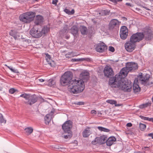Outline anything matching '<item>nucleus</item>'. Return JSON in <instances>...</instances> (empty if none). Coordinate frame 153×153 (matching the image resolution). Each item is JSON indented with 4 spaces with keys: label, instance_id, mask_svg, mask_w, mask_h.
<instances>
[{
    "label": "nucleus",
    "instance_id": "nucleus-1",
    "mask_svg": "<svg viewBox=\"0 0 153 153\" xmlns=\"http://www.w3.org/2000/svg\"><path fill=\"white\" fill-rule=\"evenodd\" d=\"M137 68V63L132 62L127 63L126 67L123 68L114 77L109 79V85L112 88H119L124 91H131L132 84L130 81H126L124 78L129 71H134Z\"/></svg>",
    "mask_w": 153,
    "mask_h": 153
},
{
    "label": "nucleus",
    "instance_id": "nucleus-2",
    "mask_svg": "<svg viewBox=\"0 0 153 153\" xmlns=\"http://www.w3.org/2000/svg\"><path fill=\"white\" fill-rule=\"evenodd\" d=\"M84 88V81L78 78L71 80L68 86L69 91L73 94L80 93L83 91Z\"/></svg>",
    "mask_w": 153,
    "mask_h": 153
},
{
    "label": "nucleus",
    "instance_id": "nucleus-3",
    "mask_svg": "<svg viewBox=\"0 0 153 153\" xmlns=\"http://www.w3.org/2000/svg\"><path fill=\"white\" fill-rule=\"evenodd\" d=\"M35 16V12H28L20 15L19 17L20 20L24 23H28L33 20Z\"/></svg>",
    "mask_w": 153,
    "mask_h": 153
},
{
    "label": "nucleus",
    "instance_id": "nucleus-4",
    "mask_svg": "<svg viewBox=\"0 0 153 153\" xmlns=\"http://www.w3.org/2000/svg\"><path fill=\"white\" fill-rule=\"evenodd\" d=\"M73 75L72 73L70 71H67L65 72L62 75L60 79L61 84L65 86L69 84L71 81Z\"/></svg>",
    "mask_w": 153,
    "mask_h": 153
},
{
    "label": "nucleus",
    "instance_id": "nucleus-5",
    "mask_svg": "<svg viewBox=\"0 0 153 153\" xmlns=\"http://www.w3.org/2000/svg\"><path fill=\"white\" fill-rule=\"evenodd\" d=\"M20 97H23L28 100L27 101H25L24 103L26 105H30L35 103L38 100L36 96L35 95H31L30 94L25 93L21 94Z\"/></svg>",
    "mask_w": 153,
    "mask_h": 153
},
{
    "label": "nucleus",
    "instance_id": "nucleus-6",
    "mask_svg": "<svg viewBox=\"0 0 153 153\" xmlns=\"http://www.w3.org/2000/svg\"><path fill=\"white\" fill-rule=\"evenodd\" d=\"M150 77V75L148 74H143L142 73H140L138 76V78L140 81L141 83L147 86L149 85V84L148 82Z\"/></svg>",
    "mask_w": 153,
    "mask_h": 153
},
{
    "label": "nucleus",
    "instance_id": "nucleus-7",
    "mask_svg": "<svg viewBox=\"0 0 153 153\" xmlns=\"http://www.w3.org/2000/svg\"><path fill=\"white\" fill-rule=\"evenodd\" d=\"M143 39L146 40H150L153 38V34L151 30L148 28H144L143 30Z\"/></svg>",
    "mask_w": 153,
    "mask_h": 153
},
{
    "label": "nucleus",
    "instance_id": "nucleus-8",
    "mask_svg": "<svg viewBox=\"0 0 153 153\" xmlns=\"http://www.w3.org/2000/svg\"><path fill=\"white\" fill-rule=\"evenodd\" d=\"M143 39V33L137 32L133 34L131 36L130 40L135 43L136 42H139Z\"/></svg>",
    "mask_w": 153,
    "mask_h": 153
},
{
    "label": "nucleus",
    "instance_id": "nucleus-9",
    "mask_svg": "<svg viewBox=\"0 0 153 153\" xmlns=\"http://www.w3.org/2000/svg\"><path fill=\"white\" fill-rule=\"evenodd\" d=\"M30 33L33 37L35 38H38L42 36L40 29L35 27L31 29Z\"/></svg>",
    "mask_w": 153,
    "mask_h": 153
},
{
    "label": "nucleus",
    "instance_id": "nucleus-10",
    "mask_svg": "<svg viewBox=\"0 0 153 153\" xmlns=\"http://www.w3.org/2000/svg\"><path fill=\"white\" fill-rule=\"evenodd\" d=\"M72 127V123L70 120L67 121L62 125V129L65 133L72 132L71 129Z\"/></svg>",
    "mask_w": 153,
    "mask_h": 153
},
{
    "label": "nucleus",
    "instance_id": "nucleus-11",
    "mask_svg": "<svg viewBox=\"0 0 153 153\" xmlns=\"http://www.w3.org/2000/svg\"><path fill=\"white\" fill-rule=\"evenodd\" d=\"M135 43L131 40L125 43V47L126 49L128 52H131L133 51L135 48Z\"/></svg>",
    "mask_w": 153,
    "mask_h": 153
},
{
    "label": "nucleus",
    "instance_id": "nucleus-12",
    "mask_svg": "<svg viewBox=\"0 0 153 153\" xmlns=\"http://www.w3.org/2000/svg\"><path fill=\"white\" fill-rule=\"evenodd\" d=\"M104 73L105 76L109 77L114 74L112 69L110 66H106L104 70Z\"/></svg>",
    "mask_w": 153,
    "mask_h": 153
},
{
    "label": "nucleus",
    "instance_id": "nucleus-13",
    "mask_svg": "<svg viewBox=\"0 0 153 153\" xmlns=\"http://www.w3.org/2000/svg\"><path fill=\"white\" fill-rule=\"evenodd\" d=\"M107 49V46L103 43L102 42L98 44L95 48L97 51L99 52H103Z\"/></svg>",
    "mask_w": 153,
    "mask_h": 153
},
{
    "label": "nucleus",
    "instance_id": "nucleus-14",
    "mask_svg": "<svg viewBox=\"0 0 153 153\" xmlns=\"http://www.w3.org/2000/svg\"><path fill=\"white\" fill-rule=\"evenodd\" d=\"M120 22L116 19H112L109 23V29H113L117 27L119 24Z\"/></svg>",
    "mask_w": 153,
    "mask_h": 153
},
{
    "label": "nucleus",
    "instance_id": "nucleus-15",
    "mask_svg": "<svg viewBox=\"0 0 153 153\" xmlns=\"http://www.w3.org/2000/svg\"><path fill=\"white\" fill-rule=\"evenodd\" d=\"M138 80L135 79L134 82L133 88L134 92L135 93L139 92L140 90V88L138 84Z\"/></svg>",
    "mask_w": 153,
    "mask_h": 153
},
{
    "label": "nucleus",
    "instance_id": "nucleus-16",
    "mask_svg": "<svg viewBox=\"0 0 153 153\" xmlns=\"http://www.w3.org/2000/svg\"><path fill=\"white\" fill-rule=\"evenodd\" d=\"M46 59L48 64L51 67H53L55 65V63L51 59V57L48 54H46Z\"/></svg>",
    "mask_w": 153,
    "mask_h": 153
},
{
    "label": "nucleus",
    "instance_id": "nucleus-17",
    "mask_svg": "<svg viewBox=\"0 0 153 153\" xmlns=\"http://www.w3.org/2000/svg\"><path fill=\"white\" fill-rule=\"evenodd\" d=\"M43 22V18L40 16L37 15L36 16L35 21V23L36 25L41 24Z\"/></svg>",
    "mask_w": 153,
    "mask_h": 153
},
{
    "label": "nucleus",
    "instance_id": "nucleus-18",
    "mask_svg": "<svg viewBox=\"0 0 153 153\" xmlns=\"http://www.w3.org/2000/svg\"><path fill=\"white\" fill-rule=\"evenodd\" d=\"M116 140V138L114 137H111L107 139L106 144L108 146H110L114 143Z\"/></svg>",
    "mask_w": 153,
    "mask_h": 153
},
{
    "label": "nucleus",
    "instance_id": "nucleus-19",
    "mask_svg": "<svg viewBox=\"0 0 153 153\" xmlns=\"http://www.w3.org/2000/svg\"><path fill=\"white\" fill-rule=\"evenodd\" d=\"M98 137L99 140V144H103L106 143L107 137L106 136L103 135Z\"/></svg>",
    "mask_w": 153,
    "mask_h": 153
},
{
    "label": "nucleus",
    "instance_id": "nucleus-20",
    "mask_svg": "<svg viewBox=\"0 0 153 153\" xmlns=\"http://www.w3.org/2000/svg\"><path fill=\"white\" fill-rule=\"evenodd\" d=\"M89 127L86 128L82 132V136L84 138L88 137L91 134Z\"/></svg>",
    "mask_w": 153,
    "mask_h": 153
},
{
    "label": "nucleus",
    "instance_id": "nucleus-21",
    "mask_svg": "<svg viewBox=\"0 0 153 153\" xmlns=\"http://www.w3.org/2000/svg\"><path fill=\"white\" fill-rule=\"evenodd\" d=\"M80 76L82 77V79L87 81L89 79V73L85 71L82 72L80 74Z\"/></svg>",
    "mask_w": 153,
    "mask_h": 153
},
{
    "label": "nucleus",
    "instance_id": "nucleus-22",
    "mask_svg": "<svg viewBox=\"0 0 153 153\" xmlns=\"http://www.w3.org/2000/svg\"><path fill=\"white\" fill-rule=\"evenodd\" d=\"M71 33L75 36L77 34L78 30L77 27L75 25H74L71 29Z\"/></svg>",
    "mask_w": 153,
    "mask_h": 153
},
{
    "label": "nucleus",
    "instance_id": "nucleus-23",
    "mask_svg": "<svg viewBox=\"0 0 153 153\" xmlns=\"http://www.w3.org/2000/svg\"><path fill=\"white\" fill-rule=\"evenodd\" d=\"M10 35L13 37L15 39H16L19 36V33L17 31L14 30H11L9 32Z\"/></svg>",
    "mask_w": 153,
    "mask_h": 153
},
{
    "label": "nucleus",
    "instance_id": "nucleus-24",
    "mask_svg": "<svg viewBox=\"0 0 153 153\" xmlns=\"http://www.w3.org/2000/svg\"><path fill=\"white\" fill-rule=\"evenodd\" d=\"M120 36L122 39H126L128 36V30H126V31H121V32H120Z\"/></svg>",
    "mask_w": 153,
    "mask_h": 153
},
{
    "label": "nucleus",
    "instance_id": "nucleus-25",
    "mask_svg": "<svg viewBox=\"0 0 153 153\" xmlns=\"http://www.w3.org/2000/svg\"><path fill=\"white\" fill-rule=\"evenodd\" d=\"M25 134L28 135L31 134L33 131V128L31 127H28L24 129Z\"/></svg>",
    "mask_w": 153,
    "mask_h": 153
},
{
    "label": "nucleus",
    "instance_id": "nucleus-26",
    "mask_svg": "<svg viewBox=\"0 0 153 153\" xmlns=\"http://www.w3.org/2000/svg\"><path fill=\"white\" fill-rule=\"evenodd\" d=\"M80 31L81 34L83 35H86L87 33V29L86 27L82 26L81 27Z\"/></svg>",
    "mask_w": 153,
    "mask_h": 153
},
{
    "label": "nucleus",
    "instance_id": "nucleus-27",
    "mask_svg": "<svg viewBox=\"0 0 153 153\" xmlns=\"http://www.w3.org/2000/svg\"><path fill=\"white\" fill-rule=\"evenodd\" d=\"M41 31V33H42V35L43 34H45L48 33L49 30V28L47 27H44L42 29H40Z\"/></svg>",
    "mask_w": 153,
    "mask_h": 153
},
{
    "label": "nucleus",
    "instance_id": "nucleus-28",
    "mask_svg": "<svg viewBox=\"0 0 153 153\" xmlns=\"http://www.w3.org/2000/svg\"><path fill=\"white\" fill-rule=\"evenodd\" d=\"M52 118L49 114H47L45 117V123L46 124H48L51 122V120Z\"/></svg>",
    "mask_w": 153,
    "mask_h": 153
},
{
    "label": "nucleus",
    "instance_id": "nucleus-29",
    "mask_svg": "<svg viewBox=\"0 0 153 153\" xmlns=\"http://www.w3.org/2000/svg\"><path fill=\"white\" fill-rule=\"evenodd\" d=\"M55 84V80L53 79H51L48 81V85L49 86H53Z\"/></svg>",
    "mask_w": 153,
    "mask_h": 153
},
{
    "label": "nucleus",
    "instance_id": "nucleus-30",
    "mask_svg": "<svg viewBox=\"0 0 153 153\" xmlns=\"http://www.w3.org/2000/svg\"><path fill=\"white\" fill-rule=\"evenodd\" d=\"M69 31L68 29V26L67 25H65L63 29L61 30V32L63 34H65L67 33Z\"/></svg>",
    "mask_w": 153,
    "mask_h": 153
},
{
    "label": "nucleus",
    "instance_id": "nucleus-31",
    "mask_svg": "<svg viewBox=\"0 0 153 153\" xmlns=\"http://www.w3.org/2000/svg\"><path fill=\"white\" fill-rule=\"evenodd\" d=\"M107 103H110L111 104H114L115 106H119V104L116 105L117 102L115 100H108L106 101Z\"/></svg>",
    "mask_w": 153,
    "mask_h": 153
},
{
    "label": "nucleus",
    "instance_id": "nucleus-32",
    "mask_svg": "<svg viewBox=\"0 0 153 153\" xmlns=\"http://www.w3.org/2000/svg\"><path fill=\"white\" fill-rule=\"evenodd\" d=\"M97 128L101 131H103L106 132H108L109 131V129L101 126H98Z\"/></svg>",
    "mask_w": 153,
    "mask_h": 153
},
{
    "label": "nucleus",
    "instance_id": "nucleus-33",
    "mask_svg": "<svg viewBox=\"0 0 153 153\" xmlns=\"http://www.w3.org/2000/svg\"><path fill=\"white\" fill-rule=\"evenodd\" d=\"M146 128V126L145 124L142 123L139 124V128L142 131H144Z\"/></svg>",
    "mask_w": 153,
    "mask_h": 153
},
{
    "label": "nucleus",
    "instance_id": "nucleus-34",
    "mask_svg": "<svg viewBox=\"0 0 153 153\" xmlns=\"http://www.w3.org/2000/svg\"><path fill=\"white\" fill-rule=\"evenodd\" d=\"M152 104L151 102H148L145 103V104H143L141 105L140 106V108H144L146 107L149 106H150Z\"/></svg>",
    "mask_w": 153,
    "mask_h": 153
},
{
    "label": "nucleus",
    "instance_id": "nucleus-35",
    "mask_svg": "<svg viewBox=\"0 0 153 153\" xmlns=\"http://www.w3.org/2000/svg\"><path fill=\"white\" fill-rule=\"evenodd\" d=\"M66 133H68V134L66 135H64V138L65 139L70 138L72 136V132H66Z\"/></svg>",
    "mask_w": 153,
    "mask_h": 153
},
{
    "label": "nucleus",
    "instance_id": "nucleus-36",
    "mask_svg": "<svg viewBox=\"0 0 153 153\" xmlns=\"http://www.w3.org/2000/svg\"><path fill=\"white\" fill-rule=\"evenodd\" d=\"M6 120L4 119L2 114L0 113V123H6Z\"/></svg>",
    "mask_w": 153,
    "mask_h": 153
},
{
    "label": "nucleus",
    "instance_id": "nucleus-37",
    "mask_svg": "<svg viewBox=\"0 0 153 153\" xmlns=\"http://www.w3.org/2000/svg\"><path fill=\"white\" fill-rule=\"evenodd\" d=\"M85 58H82L81 59H72V61L73 62H78V61H83L84 60H86Z\"/></svg>",
    "mask_w": 153,
    "mask_h": 153
},
{
    "label": "nucleus",
    "instance_id": "nucleus-38",
    "mask_svg": "<svg viewBox=\"0 0 153 153\" xmlns=\"http://www.w3.org/2000/svg\"><path fill=\"white\" fill-rule=\"evenodd\" d=\"M99 140L98 137H96L95 138V139L92 141L91 142L92 144L93 145H96L97 143H98Z\"/></svg>",
    "mask_w": 153,
    "mask_h": 153
},
{
    "label": "nucleus",
    "instance_id": "nucleus-39",
    "mask_svg": "<svg viewBox=\"0 0 153 153\" xmlns=\"http://www.w3.org/2000/svg\"><path fill=\"white\" fill-rule=\"evenodd\" d=\"M17 91V90L14 88H11L9 90V92L10 93L13 94L15 92Z\"/></svg>",
    "mask_w": 153,
    "mask_h": 153
},
{
    "label": "nucleus",
    "instance_id": "nucleus-40",
    "mask_svg": "<svg viewBox=\"0 0 153 153\" xmlns=\"http://www.w3.org/2000/svg\"><path fill=\"white\" fill-rule=\"evenodd\" d=\"M54 113V110H52V111H51V112L49 114H49L50 116V117H51L52 118Z\"/></svg>",
    "mask_w": 153,
    "mask_h": 153
},
{
    "label": "nucleus",
    "instance_id": "nucleus-41",
    "mask_svg": "<svg viewBox=\"0 0 153 153\" xmlns=\"http://www.w3.org/2000/svg\"><path fill=\"white\" fill-rule=\"evenodd\" d=\"M126 30H128L126 27L124 26H123L121 28L120 32H121L122 30L126 31Z\"/></svg>",
    "mask_w": 153,
    "mask_h": 153
},
{
    "label": "nucleus",
    "instance_id": "nucleus-42",
    "mask_svg": "<svg viewBox=\"0 0 153 153\" xmlns=\"http://www.w3.org/2000/svg\"><path fill=\"white\" fill-rule=\"evenodd\" d=\"M10 70L12 72H13L14 73H19V72L18 70L16 69H14L12 68L10 69Z\"/></svg>",
    "mask_w": 153,
    "mask_h": 153
},
{
    "label": "nucleus",
    "instance_id": "nucleus-43",
    "mask_svg": "<svg viewBox=\"0 0 153 153\" xmlns=\"http://www.w3.org/2000/svg\"><path fill=\"white\" fill-rule=\"evenodd\" d=\"M109 50L111 51L112 52H113L114 51V48L112 46H109Z\"/></svg>",
    "mask_w": 153,
    "mask_h": 153
},
{
    "label": "nucleus",
    "instance_id": "nucleus-44",
    "mask_svg": "<svg viewBox=\"0 0 153 153\" xmlns=\"http://www.w3.org/2000/svg\"><path fill=\"white\" fill-rule=\"evenodd\" d=\"M64 12L70 15V10L68 9H65L64 10Z\"/></svg>",
    "mask_w": 153,
    "mask_h": 153
},
{
    "label": "nucleus",
    "instance_id": "nucleus-45",
    "mask_svg": "<svg viewBox=\"0 0 153 153\" xmlns=\"http://www.w3.org/2000/svg\"><path fill=\"white\" fill-rule=\"evenodd\" d=\"M146 120H147L150 121H152L153 122V118H149L148 117H146Z\"/></svg>",
    "mask_w": 153,
    "mask_h": 153
},
{
    "label": "nucleus",
    "instance_id": "nucleus-46",
    "mask_svg": "<svg viewBox=\"0 0 153 153\" xmlns=\"http://www.w3.org/2000/svg\"><path fill=\"white\" fill-rule=\"evenodd\" d=\"M58 2V0H53L52 3V4L55 5H56L57 3Z\"/></svg>",
    "mask_w": 153,
    "mask_h": 153
},
{
    "label": "nucleus",
    "instance_id": "nucleus-47",
    "mask_svg": "<svg viewBox=\"0 0 153 153\" xmlns=\"http://www.w3.org/2000/svg\"><path fill=\"white\" fill-rule=\"evenodd\" d=\"M78 105H82L84 104V102H79L76 103Z\"/></svg>",
    "mask_w": 153,
    "mask_h": 153
},
{
    "label": "nucleus",
    "instance_id": "nucleus-48",
    "mask_svg": "<svg viewBox=\"0 0 153 153\" xmlns=\"http://www.w3.org/2000/svg\"><path fill=\"white\" fill-rule=\"evenodd\" d=\"M142 149L143 150H146L149 151V147L147 146H145L142 148Z\"/></svg>",
    "mask_w": 153,
    "mask_h": 153
},
{
    "label": "nucleus",
    "instance_id": "nucleus-49",
    "mask_svg": "<svg viewBox=\"0 0 153 153\" xmlns=\"http://www.w3.org/2000/svg\"><path fill=\"white\" fill-rule=\"evenodd\" d=\"M140 117L142 119L144 120H146V117L141 115L140 116Z\"/></svg>",
    "mask_w": 153,
    "mask_h": 153
},
{
    "label": "nucleus",
    "instance_id": "nucleus-50",
    "mask_svg": "<svg viewBox=\"0 0 153 153\" xmlns=\"http://www.w3.org/2000/svg\"><path fill=\"white\" fill-rule=\"evenodd\" d=\"M132 126V124L130 123H127L126 124L127 126L128 127H130L131 126Z\"/></svg>",
    "mask_w": 153,
    "mask_h": 153
},
{
    "label": "nucleus",
    "instance_id": "nucleus-51",
    "mask_svg": "<svg viewBox=\"0 0 153 153\" xmlns=\"http://www.w3.org/2000/svg\"><path fill=\"white\" fill-rule=\"evenodd\" d=\"M74 9H72L71 11H70V15H72L74 13Z\"/></svg>",
    "mask_w": 153,
    "mask_h": 153
},
{
    "label": "nucleus",
    "instance_id": "nucleus-52",
    "mask_svg": "<svg viewBox=\"0 0 153 153\" xmlns=\"http://www.w3.org/2000/svg\"><path fill=\"white\" fill-rule=\"evenodd\" d=\"M148 136L149 137H152V138L153 139V133L149 134Z\"/></svg>",
    "mask_w": 153,
    "mask_h": 153
},
{
    "label": "nucleus",
    "instance_id": "nucleus-53",
    "mask_svg": "<svg viewBox=\"0 0 153 153\" xmlns=\"http://www.w3.org/2000/svg\"><path fill=\"white\" fill-rule=\"evenodd\" d=\"M91 113L92 114H96L97 113L96 111L95 110H92Z\"/></svg>",
    "mask_w": 153,
    "mask_h": 153
},
{
    "label": "nucleus",
    "instance_id": "nucleus-54",
    "mask_svg": "<svg viewBox=\"0 0 153 153\" xmlns=\"http://www.w3.org/2000/svg\"><path fill=\"white\" fill-rule=\"evenodd\" d=\"M123 0H114L113 2L117 3L118 2L121 1Z\"/></svg>",
    "mask_w": 153,
    "mask_h": 153
},
{
    "label": "nucleus",
    "instance_id": "nucleus-55",
    "mask_svg": "<svg viewBox=\"0 0 153 153\" xmlns=\"http://www.w3.org/2000/svg\"><path fill=\"white\" fill-rule=\"evenodd\" d=\"M104 11L105 12V15L108 14L109 12L107 10H104Z\"/></svg>",
    "mask_w": 153,
    "mask_h": 153
},
{
    "label": "nucleus",
    "instance_id": "nucleus-56",
    "mask_svg": "<svg viewBox=\"0 0 153 153\" xmlns=\"http://www.w3.org/2000/svg\"><path fill=\"white\" fill-rule=\"evenodd\" d=\"M126 5L128 6H130V7H131V4L130 3H126Z\"/></svg>",
    "mask_w": 153,
    "mask_h": 153
},
{
    "label": "nucleus",
    "instance_id": "nucleus-57",
    "mask_svg": "<svg viewBox=\"0 0 153 153\" xmlns=\"http://www.w3.org/2000/svg\"><path fill=\"white\" fill-rule=\"evenodd\" d=\"M39 80L41 82H42L44 81V80L42 79H39Z\"/></svg>",
    "mask_w": 153,
    "mask_h": 153
},
{
    "label": "nucleus",
    "instance_id": "nucleus-58",
    "mask_svg": "<svg viewBox=\"0 0 153 153\" xmlns=\"http://www.w3.org/2000/svg\"><path fill=\"white\" fill-rule=\"evenodd\" d=\"M143 7L147 10H150L146 7L143 6Z\"/></svg>",
    "mask_w": 153,
    "mask_h": 153
},
{
    "label": "nucleus",
    "instance_id": "nucleus-59",
    "mask_svg": "<svg viewBox=\"0 0 153 153\" xmlns=\"http://www.w3.org/2000/svg\"><path fill=\"white\" fill-rule=\"evenodd\" d=\"M123 18L124 19V20L125 21H127V19L124 17H123Z\"/></svg>",
    "mask_w": 153,
    "mask_h": 153
},
{
    "label": "nucleus",
    "instance_id": "nucleus-60",
    "mask_svg": "<svg viewBox=\"0 0 153 153\" xmlns=\"http://www.w3.org/2000/svg\"><path fill=\"white\" fill-rule=\"evenodd\" d=\"M7 67L9 68L10 70V69L11 68H11L9 66H7Z\"/></svg>",
    "mask_w": 153,
    "mask_h": 153
},
{
    "label": "nucleus",
    "instance_id": "nucleus-61",
    "mask_svg": "<svg viewBox=\"0 0 153 153\" xmlns=\"http://www.w3.org/2000/svg\"><path fill=\"white\" fill-rule=\"evenodd\" d=\"M7 67L9 68L10 70V69L11 68H11L9 66H7Z\"/></svg>",
    "mask_w": 153,
    "mask_h": 153
},
{
    "label": "nucleus",
    "instance_id": "nucleus-62",
    "mask_svg": "<svg viewBox=\"0 0 153 153\" xmlns=\"http://www.w3.org/2000/svg\"><path fill=\"white\" fill-rule=\"evenodd\" d=\"M0 90H1V88L0 87Z\"/></svg>",
    "mask_w": 153,
    "mask_h": 153
},
{
    "label": "nucleus",
    "instance_id": "nucleus-63",
    "mask_svg": "<svg viewBox=\"0 0 153 153\" xmlns=\"http://www.w3.org/2000/svg\"><path fill=\"white\" fill-rule=\"evenodd\" d=\"M5 65L7 67V66H8L7 65Z\"/></svg>",
    "mask_w": 153,
    "mask_h": 153
},
{
    "label": "nucleus",
    "instance_id": "nucleus-64",
    "mask_svg": "<svg viewBox=\"0 0 153 153\" xmlns=\"http://www.w3.org/2000/svg\"><path fill=\"white\" fill-rule=\"evenodd\" d=\"M151 84H152V82H151Z\"/></svg>",
    "mask_w": 153,
    "mask_h": 153
}]
</instances>
